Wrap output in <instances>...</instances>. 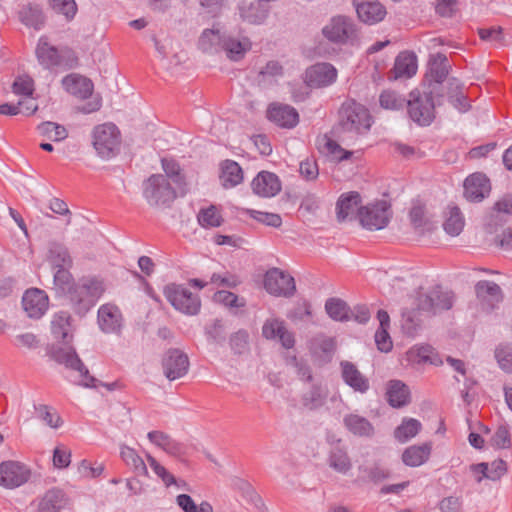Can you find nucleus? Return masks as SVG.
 <instances>
[{
	"label": "nucleus",
	"mask_w": 512,
	"mask_h": 512,
	"mask_svg": "<svg viewBox=\"0 0 512 512\" xmlns=\"http://www.w3.org/2000/svg\"><path fill=\"white\" fill-rule=\"evenodd\" d=\"M447 98L448 102L461 113H465L471 108L468 97L464 92V85L457 78L448 79Z\"/></svg>",
	"instance_id": "nucleus-32"
},
{
	"label": "nucleus",
	"mask_w": 512,
	"mask_h": 512,
	"mask_svg": "<svg viewBox=\"0 0 512 512\" xmlns=\"http://www.w3.org/2000/svg\"><path fill=\"white\" fill-rule=\"evenodd\" d=\"M285 363L295 369L299 378L303 381L310 382L313 379L312 369L307 358L303 354H287Z\"/></svg>",
	"instance_id": "nucleus-49"
},
{
	"label": "nucleus",
	"mask_w": 512,
	"mask_h": 512,
	"mask_svg": "<svg viewBox=\"0 0 512 512\" xmlns=\"http://www.w3.org/2000/svg\"><path fill=\"white\" fill-rule=\"evenodd\" d=\"M337 70L330 63H317L305 71V82L310 87H325L336 81Z\"/></svg>",
	"instance_id": "nucleus-17"
},
{
	"label": "nucleus",
	"mask_w": 512,
	"mask_h": 512,
	"mask_svg": "<svg viewBox=\"0 0 512 512\" xmlns=\"http://www.w3.org/2000/svg\"><path fill=\"white\" fill-rule=\"evenodd\" d=\"M222 51L225 52L227 58L232 61L242 60L246 53L252 48V42L245 34L226 32L223 40Z\"/></svg>",
	"instance_id": "nucleus-15"
},
{
	"label": "nucleus",
	"mask_w": 512,
	"mask_h": 512,
	"mask_svg": "<svg viewBox=\"0 0 512 512\" xmlns=\"http://www.w3.org/2000/svg\"><path fill=\"white\" fill-rule=\"evenodd\" d=\"M399 362L404 367L421 369L426 364L439 366L443 363L440 354H402Z\"/></svg>",
	"instance_id": "nucleus-43"
},
{
	"label": "nucleus",
	"mask_w": 512,
	"mask_h": 512,
	"mask_svg": "<svg viewBox=\"0 0 512 512\" xmlns=\"http://www.w3.org/2000/svg\"><path fill=\"white\" fill-rule=\"evenodd\" d=\"M328 396V390L321 384H313L310 390L303 394L302 404L309 410H316L323 406Z\"/></svg>",
	"instance_id": "nucleus-46"
},
{
	"label": "nucleus",
	"mask_w": 512,
	"mask_h": 512,
	"mask_svg": "<svg viewBox=\"0 0 512 512\" xmlns=\"http://www.w3.org/2000/svg\"><path fill=\"white\" fill-rule=\"evenodd\" d=\"M12 90L16 95L31 96L34 91V82L28 76L18 77L13 82Z\"/></svg>",
	"instance_id": "nucleus-63"
},
{
	"label": "nucleus",
	"mask_w": 512,
	"mask_h": 512,
	"mask_svg": "<svg viewBox=\"0 0 512 512\" xmlns=\"http://www.w3.org/2000/svg\"><path fill=\"white\" fill-rule=\"evenodd\" d=\"M29 476V470L19 462L5 461L0 464V485L3 487H19L28 481Z\"/></svg>",
	"instance_id": "nucleus-14"
},
{
	"label": "nucleus",
	"mask_w": 512,
	"mask_h": 512,
	"mask_svg": "<svg viewBox=\"0 0 512 512\" xmlns=\"http://www.w3.org/2000/svg\"><path fill=\"white\" fill-rule=\"evenodd\" d=\"M391 214L390 205L386 201H379L360 207L359 221L365 229L381 230L388 225Z\"/></svg>",
	"instance_id": "nucleus-10"
},
{
	"label": "nucleus",
	"mask_w": 512,
	"mask_h": 512,
	"mask_svg": "<svg viewBox=\"0 0 512 512\" xmlns=\"http://www.w3.org/2000/svg\"><path fill=\"white\" fill-rule=\"evenodd\" d=\"M105 292L102 279L95 276L80 278L66 294L73 311L85 315Z\"/></svg>",
	"instance_id": "nucleus-1"
},
{
	"label": "nucleus",
	"mask_w": 512,
	"mask_h": 512,
	"mask_svg": "<svg viewBox=\"0 0 512 512\" xmlns=\"http://www.w3.org/2000/svg\"><path fill=\"white\" fill-rule=\"evenodd\" d=\"M19 19L25 26L40 30L45 24L46 17L38 4L29 3L19 11Z\"/></svg>",
	"instance_id": "nucleus-40"
},
{
	"label": "nucleus",
	"mask_w": 512,
	"mask_h": 512,
	"mask_svg": "<svg viewBox=\"0 0 512 512\" xmlns=\"http://www.w3.org/2000/svg\"><path fill=\"white\" fill-rule=\"evenodd\" d=\"M264 288L274 296L291 297L296 292L294 278L279 268H271L266 272Z\"/></svg>",
	"instance_id": "nucleus-12"
},
{
	"label": "nucleus",
	"mask_w": 512,
	"mask_h": 512,
	"mask_svg": "<svg viewBox=\"0 0 512 512\" xmlns=\"http://www.w3.org/2000/svg\"><path fill=\"white\" fill-rule=\"evenodd\" d=\"M385 399L392 408L405 407L411 403L410 388L401 380L391 379L386 383Z\"/></svg>",
	"instance_id": "nucleus-22"
},
{
	"label": "nucleus",
	"mask_w": 512,
	"mask_h": 512,
	"mask_svg": "<svg viewBox=\"0 0 512 512\" xmlns=\"http://www.w3.org/2000/svg\"><path fill=\"white\" fill-rule=\"evenodd\" d=\"M337 348V340L325 334H317L310 340L312 352H333Z\"/></svg>",
	"instance_id": "nucleus-58"
},
{
	"label": "nucleus",
	"mask_w": 512,
	"mask_h": 512,
	"mask_svg": "<svg viewBox=\"0 0 512 512\" xmlns=\"http://www.w3.org/2000/svg\"><path fill=\"white\" fill-rule=\"evenodd\" d=\"M267 118L281 128H294L299 122L297 110L287 104L272 103L267 109Z\"/></svg>",
	"instance_id": "nucleus-19"
},
{
	"label": "nucleus",
	"mask_w": 512,
	"mask_h": 512,
	"mask_svg": "<svg viewBox=\"0 0 512 512\" xmlns=\"http://www.w3.org/2000/svg\"><path fill=\"white\" fill-rule=\"evenodd\" d=\"M453 303V293L443 291L440 286H436L427 292L418 291L414 300V305H417L419 311L425 312L427 317L451 309Z\"/></svg>",
	"instance_id": "nucleus-7"
},
{
	"label": "nucleus",
	"mask_w": 512,
	"mask_h": 512,
	"mask_svg": "<svg viewBox=\"0 0 512 512\" xmlns=\"http://www.w3.org/2000/svg\"><path fill=\"white\" fill-rule=\"evenodd\" d=\"M251 188L256 195L270 198L281 191V181L275 173L261 171L252 180Z\"/></svg>",
	"instance_id": "nucleus-20"
},
{
	"label": "nucleus",
	"mask_w": 512,
	"mask_h": 512,
	"mask_svg": "<svg viewBox=\"0 0 512 512\" xmlns=\"http://www.w3.org/2000/svg\"><path fill=\"white\" fill-rule=\"evenodd\" d=\"M358 19L367 24L374 25L384 20L387 11L384 5L377 0H361L353 4Z\"/></svg>",
	"instance_id": "nucleus-21"
},
{
	"label": "nucleus",
	"mask_w": 512,
	"mask_h": 512,
	"mask_svg": "<svg viewBox=\"0 0 512 512\" xmlns=\"http://www.w3.org/2000/svg\"><path fill=\"white\" fill-rule=\"evenodd\" d=\"M167 301L178 311L187 315H196L200 311L201 301L182 284L170 283L163 289Z\"/></svg>",
	"instance_id": "nucleus-8"
},
{
	"label": "nucleus",
	"mask_w": 512,
	"mask_h": 512,
	"mask_svg": "<svg viewBox=\"0 0 512 512\" xmlns=\"http://www.w3.org/2000/svg\"><path fill=\"white\" fill-rule=\"evenodd\" d=\"M464 227V219L458 207L454 206L449 209V215L443 223L445 232L451 236H457Z\"/></svg>",
	"instance_id": "nucleus-53"
},
{
	"label": "nucleus",
	"mask_w": 512,
	"mask_h": 512,
	"mask_svg": "<svg viewBox=\"0 0 512 512\" xmlns=\"http://www.w3.org/2000/svg\"><path fill=\"white\" fill-rule=\"evenodd\" d=\"M120 455L122 460L127 466L133 469L134 473L138 476H147L148 470L143 459L137 454V452L128 447L122 446Z\"/></svg>",
	"instance_id": "nucleus-51"
},
{
	"label": "nucleus",
	"mask_w": 512,
	"mask_h": 512,
	"mask_svg": "<svg viewBox=\"0 0 512 512\" xmlns=\"http://www.w3.org/2000/svg\"><path fill=\"white\" fill-rule=\"evenodd\" d=\"M325 310L330 318L339 322L351 320V308L340 298H329L325 303Z\"/></svg>",
	"instance_id": "nucleus-48"
},
{
	"label": "nucleus",
	"mask_w": 512,
	"mask_h": 512,
	"mask_svg": "<svg viewBox=\"0 0 512 512\" xmlns=\"http://www.w3.org/2000/svg\"><path fill=\"white\" fill-rule=\"evenodd\" d=\"M328 463L332 469L341 474H346L351 469V460L346 449L340 445V441L331 447Z\"/></svg>",
	"instance_id": "nucleus-42"
},
{
	"label": "nucleus",
	"mask_w": 512,
	"mask_h": 512,
	"mask_svg": "<svg viewBox=\"0 0 512 512\" xmlns=\"http://www.w3.org/2000/svg\"><path fill=\"white\" fill-rule=\"evenodd\" d=\"M225 34L226 32H221L215 27L204 29L197 42L198 49L207 54H215L222 51Z\"/></svg>",
	"instance_id": "nucleus-33"
},
{
	"label": "nucleus",
	"mask_w": 512,
	"mask_h": 512,
	"mask_svg": "<svg viewBox=\"0 0 512 512\" xmlns=\"http://www.w3.org/2000/svg\"><path fill=\"white\" fill-rule=\"evenodd\" d=\"M262 335L268 340H278L284 349H292L295 344L294 333L289 331L284 320L269 318L262 326Z\"/></svg>",
	"instance_id": "nucleus-13"
},
{
	"label": "nucleus",
	"mask_w": 512,
	"mask_h": 512,
	"mask_svg": "<svg viewBox=\"0 0 512 512\" xmlns=\"http://www.w3.org/2000/svg\"><path fill=\"white\" fill-rule=\"evenodd\" d=\"M92 144L98 156L103 159L115 157L121 146V133L113 123H104L94 128Z\"/></svg>",
	"instance_id": "nucleus-6"
},
{
	"label": "nucleus",
	"mask_w": 512,
	"mask_h": 512,
	"mask_svg": "<svg viewBox=\"0 0 512 512\" xmlns=\"http://www.w3.org/2000/svg\"><path fill=\"white\" fill-rule=\"evenodd\" d=\"M51 334L56 342L61 345L58 352H76L73 345L74 334L71 316L68 312L60 311L53 315Z\"/></svg>",
	"instance_id": "nucleus-11"
},
{
	"label": "nucleus",
	"mask_w": 512,
	"mask_h": 512,
	"mask_svg": "<svg viewBox=\"0 0 512 512\" xmlns=\"http://www.w3.org/2000/svg\"><path fill=\"white\" fill-rule=\"evenodd\" d=\"M322 34L332 43L345 44L358 37V29L352 18L338 15L323 27Z\"/></svg>",
	"instance_id": "nucleus-9"
},
{
	"label": "nucleus",
	"mask_w": 512,
	"mask_h": 512,
	"mask_svg": "<svg viewBox=\"0 0 512 512\" xmlns=\"http://www.w3.org/2000/svg\"><path fill=\"white\" fill-rule=\"evenodd\" d=\"M412 309H407L402 313L401 327L403 332L408 336H414L422 324V316H426L425 312L419 311L417 305Z\"/></svg>",
	"instance_id": "nucleus-47"
},
{
	"label": "nucleus",
	"mask_w": 512,
	"mask_h": 512,
	"mask_svg": "<svg viewBox=\"0 0 512 512\" xmlns=\"http://www.w3.org/2000/svg\"><path fill=\"white\" fill-rule=\"evenodd\" d=\"M361 204V196L356 191L343 193L336 203V214L339 222H343L350 216H353L357 211L359 216V209Z\"/></svg>",
	"instance_id": "nucleus-31"
},
{
	"label": "nucleus",
	"mask_w": 512,
	"mask_h": 512,
	"mask_svg": "<svg viewBox=\"0 0 512 512\" xmlns=\"http://www.w3.org/2000/svg\"><path fill=\"white\" fill-rule=\"evenodd\" d=\"M49 7L59 15L64 16L67 22H71L78 11L75 0H47Z\"/></svg>",
	"instance_id": "nucleus-52"
},
{
	"label": "nucleus",
	"mask_w": 512,
	"mask_h": 512,
	"mask_svg": "<svg viewBox=\"0 0 512 512\" xmlns=\"http://www.w3.org/2000/svg\"><path fill=\"white\" fill-rule=\"evenodd\" d=\"M62 85L68 93L80 99L89 98L94 87L90 79L77 74L65 76L62 79Z\"/></svg>",
	"instance_id": "nucleus-28"
},
{
	"label": "nucleus",
	"mask_w": 512,
	"mask_h": 512,
	"mask_svg": "<svg viewBox=\"0 0 512 512\" xmlns=\"http://www.w3.org/2000/svg\"><path fill=\"white\" fill-rule=\"evenodd\" d=\"M475 293L477 299L489 309H494L503 301L502 289L493 281H478L475 285Z\"/></svg>",
	"instance_id": "nucleus-25"
},
{
	"label": "nucleus",
	"mask_w": 512,
	"mask_h": 512,
	"mask_svg": "<svg viewBox=\"0 0 512 512\" xmlns=\"http://www.w3.org/2000/svg\"><path fill=\"white\" fill-rule=\"evenodd\" d=\"M71 463V451L64 446H57L53 451V465L58 469L67 468Z\"/></svg>",
	"instance_id": "nucleus-64"
},
{
	"label": "nucleus",
	"mask_w": 512,
	"mask_h": 512,
	"mask_svg": "<svg viewBox=\"0 0 512 512\" xmlns=\"http://www.w3.org/2000/svg\"><path fill=\"white\" fill-rule=\"evenodd\" d=\"M189 367L188 354H165L162 359L163 374L170 381L184 377Z\"/></svg>",
	"instance_id": "nucleus-24"
},
{
	"label": "nucleus",
	"mask_w": 512,
	"mask_h": 512,
	"mask_svg": "<svg viewBox=\"0 0 512 512\" xmlns=\"http://www.w3.org/2000/svg\"><path fill=\"white\" fill-rule=\"evenodd\" d=\"M37 129L40 134L55 142L62 141L68 136V132L64 126L50 121L41 123L38 125Z\"/></svg>",
	"instance_id": "nucleus-55"
},
{
	"label": "nucleus",
	"mask_w": 512,
	"mask_h": 512,
	"mask_svg": "<svg viewBox=\"0 0 512 512\" xmlns=\"http://www.w3.org/2000/svg\"><path fill=\"white\" fill-rule=\"evenodd\" d=\"M407 99L394 90H384L379 96L380 106L388 110H400L406 106Z\"/></svg>",
	"instance_id": "nucleus-54"
},
{
	"label": "nucleus",
	"mask_w": 512,
	"mask_h": 512,
	"mask_svg": "<svg viewBox=\"0 0 512 512\" xmlns=\"http://www.w3.org/2000/svg\"><path fill=\"white\" fill-rule=\"evenodd\" d=\"M162 168L165 172V177L176 185L181 196H184L189 191L188 184L186 182L185 175L179 163L174 159H161Z\"/></svg>",
	"instance_id": "nucleus-38"
},
{
	"label": "nucleus",
	"mask_w": 512,
	"mask_h": 512,
	"mask_svg": "<svg viewBox=\"0 0 512 512\" xmlns=\"http://www.w3.org/2000/svg\"><path fill=\"white\" fill-rule=\"evenodd\" d=\"M49 359L59 365H63L66 369L78 373L77 379L72 382L75 385L85 388H97L103 386L109 391H113L118 386L117 382L104 383L94 376L90 375L89 369L79 358V354H48Z\"/></svg>",
	"instance_id": "nucleus-4"
},
{
	"label": "nucleus",
	"mask_w": 512,
	"mask_h": 512,
	"mask_svg": "<svg viewBox=\"0 0 512 512\" xmlns=\"http://www.w3.org/2000/svg\"><path fill=\"white\" fill-rule=\"evenodd\" d=\"M67 501L68 498L62 489L52 488L39 500L38 512H59L66 506Z\"/></svg>",
	"instance_id": "nucleus-36"
},
{
	"label": "nucleus",
	"mask_w": 512,
	"mask_h": 512,
	"mask_svg": "<svg viewBox=\"0 0 512 512\" xmlns=\"http://www.w3.org/2000/svg\"><path fill=\"white\" fill-rule=\"evenodd\" d=\"M417 58L414 53L401 52L395 59L394 67L390 71V79L410 78L416 74Z\"/></svg>",
	"instance_id": "nucleus-29"
},
{
	"label": "nucleus",
	"mask_w": 512,
	"mask_h": 512,
	"mask_svg": "<svg viewBox=\"0 0 512 512\" xmlns=\"http://www.w3.org/2000/svg\"><path fill=\"white\" fill-rule=\"evenodd\" d=\"M490 191V180L483 173H474L464 181V196L470 202H481Z\"/></svg>",
	"instance_id": "nucleus-18"
},
{
	"label": "nucleus",
	"mask_w": 512,
	"mask_h": 512,
	"mask_svg": "<svg viewBox=\"0 0 512 512\" xmlns=\"http://www.w3.org/2000/svg\"><path fill=\"white\" fill-rule=\"evenodd\" d=\"M372 125V117L369 110L360 103L347 101L339 110V120L335 127V133L351 135L366 134Z\"/></svg>",
	"instance_id": "nucleus-2"
},
{
	"label": "nucleus",
	"mask_w": 512,
	"mask_h": 512,
	"mask_svg": "<svg viewBox=\"0 0 512 512\" xmlns=\"http://www.w3.org/2000/svg\"><path fill=\"white\" fill-rule=\"evenodd\" d=\"M478 35L481 40L490 42L495 46L502 45L504 41L503 30L500 26L480 28L478 29Z\"/></svg>",
	"instance_id": "nucleus-62"
},
{
	"label": "nucleus",
	"mask_w": 512,
	"mask_h": 512,
	"mask_svg": "<svg viewBox=\"0 0 512 512\" xmlns=\"http://www.w3.org/2000/svg\"><path fill=\"white\" fill-rule=\"evenodd\" d=\"M410 222L416 233L423 235L435 229L434 222L425 215L424 206L414 205L409 213Z\"/></svg>",
	"instance_id": "nucleus-45"
},
{
	"label": "nucleus",
	"mask_w": 512,
	"mask_h": 512,
	"mask_svg": "<svg viewBox=\"0 0 512 512\" xmlns=\"http://www.w3.org/2000/svg\"><path fill=\"white\" fill-rule=\"evenodd\" d=\"M47 261L53 269L61 267H72L73 261L68 249L59 242L48 244Z\"/></svg>",
	"instance_id": "nucleus-41"
},
{
	"label": "nucleus",
	"mask_w": 512,
	"mask_h": 512,
	"mask_svg": "<svg viewBox=\"0 0 512 512\" xmlns=\"http://www.w3.org/2000/svg\"><path fill=\"white\" fill-rule=\"evenodd\" d=\"M199 224L204 228L219 227L222 222V216L216 207L211 205L208 208L201 209L197 216Z\"/></svg>",
	"instance_id": "nucleus-56"
},
{
	"label": "nucleus",
	"mask_w": 512,
	"mask_h": 512,
	"mask_svg": "<svg viewBox=\"0 0 512 512\" xmlns=\"http://www.w3.org/2000/svg\"><path fill=\"white\" fill-rule=\"evenodd\" d=\"M219 178L225 189L233 188L242 183L243 170L236 161L227 159L220 164Z\"/></svg>",
	"instance_id": "nucleus-35"
},
{
	"label": "nucleus",
	"mask_w": 512,
	"mask_h": 512,
	"mask_svg": "<svg viewBox=\"0 0 512 512\" xmlns=\"http://www.w3.org/2000/svg\"><path fill=\"white\" fill-rule=\"evenodd\" d=\"M247 214L256 221L270 227L278 228L282 225V218L279 214L276 213L248 209Z\"/></svg>",
	"instance_id": "nucleus-60"
},
{
	"label": "nucleus",
	"mask_w": 512,
	"mask_h": 512,
	"mask_svg": "<svg viewBox=\"0 0 512 512\" xmlns=\"http://www.w3.org/2000/svg\"><path fill=\"white\" fill-rule=\"evenodd\" d=\"M422 428L419 420L414 418H404L402 423L395 429L394 437L401 443H405L415 437Z\"/></svg>",
	"instance_id": "nucleus-50"
},
{
	"label": "nucleus",
	"mask_w": 512,
	"mask_h": 512,
	"mask_svg": "<svg viewBox=\"0 0 512 512\" xmlns=\"http://www.w3.org/2000/svg\"><path fill=\"white\" fill-rule=\"evenodd\" d=\"M434 93H436L435 87L429 91L414 89L409 93L406 101L407 113L419 126H428L435 118Z\"/></svg>",
	"instance_id": "nucleus-3"
},
{
	"label": "nucleus",
	"mask_w": 512,
	"mask_h": 512,
	"mask_svg": "<svg viewBox=\"0 0 512 512\" xmlns=\"http://www.w3.org/2000/svg\"><path fill=\"white\" fill-rule=\"evenodd\" d=\"M122 314L113 304H104L98 310V323L106 333L118 332L121 328Z\"/></svg>",
	"instance_id": "nucleus-27"
},
{
	"label": "nucleus",
	"mask_w": 512,
	"mask_h": 512,
	"mask_svg": "<svg viewBox=\"0 0 512 512\" xmlns=\"http://www.w3.org/2000/svg\"><path fill=\"white\" fill-rule=\"evenodd\" d=\"M340 369L343 382L353 391L365 394L369 390V379L358 370L355 364L343 360L340 362Z\"/></svg>",
	"instance_id": "nucleus-23"
},
{
	"label": "nucleus",
	"mask_w": 512,
	"mask_h": 512,
	"mask_svg": "<svg viewBox=\"0 0 512 512\" xmlns=\"http://www.w3.org/2000/svg\"><path fill=\"white\" fill-rule=\"evenodd\" d=\"M491 445L497 449H507L512 445L511 434L507 425H500L491 438Z\"/></svg>",
	"instance_id": "nucleus-61"
},
{
	"label": "nucleus",
	"mask_w": 512,
	"mask_h": 512,
	"mask_svg": "<svg viewBox=\"0 0 512 512\" xmlns=\"http://www.w3.org/2000/svg\"><path fill=\"white\" fill-rule=\"evenodd\" d=\"M143 196L150 206L167 207L176 199L177 194L163 174H152L143 182Z\"/></svg>",
	"instance_id": "nucleus-5"
},
{
	"label": "nucleus",
	"mask_w": 512,
	"mask_h": 512,
	"mask_svg": "<svg viewBox=\"0 0 512 512\" xmlns=\"http://www.w3.org/2000/svg\"><path fill=\"white\" fill-rule=\"evenodd\" d=\"M449 63L446 55L437 53L429 60V75L431 80L434 81L433 87L443 83L448 75Z\"/></svg>",
	"instance_id": "nucleus-44"
},
{
	"label": "nucleus",
	"mask_w": 512,
	"mask_h": 512,
	"mask_svg": "<svg viewBox=\"0 0 512 512\" xmlns=\"http://www.w3.org/2000/svg\"><path fill=\"white\" fill-rule=\"evenodd\" d=\"M36 56L39 63L45 68L59 66L62 63L58 49L50 45L44 37L39 39L36 47Z\"/></svg>",
	"instance_id": "nucleus-39"
},
{
	"label": "nucleus",
	"mask_w": 512,
	"mask_h": 512,
	"mask_svg": "<svg viewBox=\"0 0 512 512\" xmlns=\"http://www.w3.org/2000/svg\"><path fill=\"white\" fill-rule=\"evenodd\" d=\"M147 436L153 444L171 456L180 458L186 454V446L183 443L174 440L170 435L162 431H150Z\"/></svg>",
	"instance_id": "nucleus-30"
},
{
	"label": "nucleus",
	"mask_w": 512,
	"mask_h": 512,
	"mask_svg": "<svg viewBox=\"0 0 512 512\" xmlns=\"http://www.w3.org/2000/svg\"><path fill=\"white\" fill-rule=\"evenodd\" d=\"M39 417L51 428L57 429L62 426L63 420L60 415L50 406L39 404L34 405Z\"/></svg>",
	"instance_id": "nucleus-59"
},
{
	"label": "nucleus",
	"mask_w": 512,
	"mask_h": 512,
	"mask_svg": "<svg viewBox=\"0 0 512 512\" xmlns=\"http://www.w3.org/2000/svg\"><path fill=\"white\" fill-rule=\"evenodd\" d=\"M431 452V442H425L421 445H411L403 451L401 459L406 466L419 467L429 460Z\"/></svg>",
	"instance_id": "nucleus-34"
},
{
	"label": "nucleus",
	"mask_w": 512,
	"mask_h": 512,
	"mask_svg": "<svg viewBox=\"0 0 512 512\" xmlns=\"http://www.w3.org/2000/svg\"><path fill=\"white\" fill-rule=\"evenodd\" d=\"M22 306L30 318L39 319L48 309L49 298L45 291L38 288H31L24 293Z\"/></svg>",
	"instance_id": "nucleus-16"
},
{
	"label": "nucleus",
	"mask_w": 512,
	"mask_h": 512,
	"mask_svg": "<svg viewBox=\"0 0 512 512\" xmlns=\"http://www.w3.org/2000/svg\"><path fill=\"white\" fill-rule=\"evenodd\" d=\"M265 0H242L239 4L241 18L251 24H261L268 16Z\"/></svg>",
	"instance_id": "nucleus-26"
},
{
	"label": "nucleus",
	"mask_w": 512,
	"mask_h": 512,
	"mask_svg": "<svg viewBox=\"0 0 512 512\" xmlns=\"http://www.w3.org/2000/svg\"><path fill=\"white\" fill-rule=\"evenodd\" d=\"M344 427L358 437H371L374 434L372 423L365 417L350 413L343 418Z\"/></svg>",
	"instance_id": "nucleus-37"
},
{
	"label": "nucleus",
	"mask_w": 512,
	"mask_h": 512,
	"mask_svg": "<svg viewBox=\"0 0 512 512\" xmlns=\"http://www.w3.org/2000/svg\"><path fill=\"white\" fill-rule=\"evenodd\" d=\"M70 268L71 267L56 268L54 273V285L65 295L76 283L70 273Z\"/></svg>",
	"instance_id": "nucleus-57"
}]
</instances>
